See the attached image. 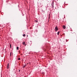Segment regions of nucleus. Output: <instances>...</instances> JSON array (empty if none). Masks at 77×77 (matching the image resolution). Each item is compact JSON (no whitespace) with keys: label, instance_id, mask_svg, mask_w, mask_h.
I'll use <instances>...</instances> for the list:
<instances>
[{"label":"nucleus","instance_id":"39448f33","mask_svg":"<svg viewBox=\"0 0 77 77\" xmlns=\"http://www.w3.org/2000/svg\"><path fill=\"white\" fill-rule=\"evenodd\" d=\"M59 33H60V32H59V31L58 32L57 34L58 35H59Z\"/></svg>","mask_w":77,"mask_h":77},{"label":"nucleus","instance_id":"4468645a","mask_svg":"<svg viewBox=\"0 0 77 77\" xmlns=\"http://www.w3.org/2000/svg\"><path fill=\"white\" fill-rule=\"evenodd\" d=\"M23 67L25 68V66H24Z\"/></svg>","mask_w":77,"mask_h":77},{"label":"nucleus","instance_id":"7ed1b4c3","mask_svg":"<svg viewBox=\"0 0 77 77\" xmlns=\"http://www.w3.org/2000/svg\"><path fill=\"white\" fill-rule=\"evenodd\" d=\"M63 29H65L66 28V26H63Z\"/></svg>","mask_w":77,"mask_h":77},{"label":"nucleus","instance_id":"0eeeda50","mask_svg":"<svg viewBox=\"0 0 77 77\" xmlns=\"http://www.w3.org/2000/svg\"><path fill=\"white\" fill-rule=\"evenodd\" d=\"M23 36H24V37L26 36V34H23Z\"/></svg>","mask_w":77,"mask_h":77},{"label":"nucleus","instance_id":"f03ea898","mask_svg":"<svg viewBox=\"0 0 77 77\" xmlns=\"http://www.w3.org/2000/svg\"><path fill=\"white\" fill-rule=\"evenodd\" d=\"M26 42H24L22 43L23 45H24L25 46H26V44H25Z\"/></svg>","mask_w":77,"mask_h":77},{"label":"nucleus","instance_id":"423d86ee","mask_svg":"<svg viewBox=\"0 0 77 77\" xmlns=\"http://www.w3.org/2000/svg\"><path fill=\"white\" fill-rule=\"evenodd\" d=\"M51 5H52V6H53V5H54V2H52V3Z\"/></svg>","mask_w":77,"mask_h":77},{"label":"nucleus","instance_id":"9b49d317","mask_svg":"<svg viewBox=\"0 0 77 77\" xmlns=\"http://www.w3.org/2000/svg\"><path fill=\"white\" fill-rule=\"evenodd\" d=\"M19 72H20V70H19Z\"/></svg>","mask_w":77,"mask_h":77},{"label":"nucleus","instance_id":"2eb2a0df","mask_svg":"<svg viewBox=\"0 0 77 77\" xmlns=\"http://www.w3.org/2000/svg\"><path fill=\"white\" fill-rule=\"evenodd\" d=\"M53 7H54V6H53Z\"/></svg>","mask_w":77,"mask_h":77},{"label":"nucleus","instance_id":"1a4fd4ad","mask_svg":"<svg viewBox=\"0 0 77 77\" xmlns=\"http://www.w3.org/2000/svg\"><path fill=\"white\" fill-rule=\"evenodd\" d=\"M18 60H20V58H18Z\"/></svg>","mask_w":77,"mask_h":77},{"label":"nucleus","instance_id":"f257e3e1","mask_svg":"<svg viewBox=\"0 0 77 77\" xmlns=\"http://www.w3.org/2000/svg\"><path fill=\"white\" fill-rule=\"evenodd\" d=\"M55 31L56 32H57V30H58V28H57V26H56L55 27Z\"/></svg>","mask_w":77,"mask_h":77},{"label":"nucleus","instance_id":"ddd939ff","mask_svg":"<svg viewBox=\"0 0 77 77\" xmlns=\"http://www.w3.org/2000/svg\"><path fill=\"white\" fill-rule=\"evenodd\" d=\"M36 22L37 23H38V21L36 20Z\"/></svg>","mask_w":77,"mask_h":77},{"label":"nucleus","instance_id":"9d476101","mask_svg":"<svg viewBox=\"0 0 77 77\" xmlns=\"http://www.w3.org/2000/svg\"><path fill=\"white\" fill-rule=\"evenodd\" d=\"M10 48H11V44L10 45Z\"/></svg>","mask_w":77,"mask_h":77},{"label":"nucleus","instance_id":"6e6552de","mask_svg":"<svg viewBox=\"0 0 77 77\" xmlns=\"http://www.w3.org/2000/svg\"><path fill=\"white\" fill-rule=\"evenodd\" d=\"M19 48L18 47H17V50H18Z\"/></svg>","mask_w":77,"mask_h":77},{"label":"nucleus","instance_id":"20e7f679","mask_svg":"<svg viewBox=\"0 0 77 77\" xmlns=\"http://www.w3.org/2000/svg\"><path fill=\"white\" fill-rule=\"evenodd\" d=\"M7 69H9V63L8 64Z\"/></svg>","mask_w":77,"mask_h":77},{"label":"nucleus","instance_id":"f8f14e48","mask_svg":"<svg viewBox=\"0 0 77 77\" xmlns=\"http://www.w3.org/2000/svg\"><path fill=\"white\" fill-rule=\"evenodd\" d=\"M10 56H11V52L10 53Z\"/></svg>","mask_w":77,"mask_h":77}]
</instances>
